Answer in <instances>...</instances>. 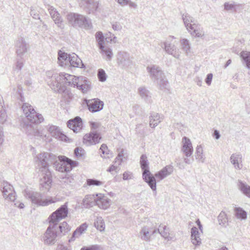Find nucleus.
Here are the masks:
<instances>
[{"label": "nucleus", "instance_id": "37", "mask_svg": "<svg viewBox=\"0 0 250 250\" xmlns=\"http://www.w3.org/2000/svg\"><path fill=\"white\" fill-rule=\"evenodd\" d=\"M234 8V5L229 2H226L224 4V8L226 10H229Z\"/></svg>", "mask_w": 250, "mask_h": 250}, {"label": "nucleus", "instance_id": "20", "mask_svg": "<svg viewBox=\"0 0 250 250\" xmlns=\"http://www.w3.org/2000/svg\"><path fill=\"white\" fill-rule=\"evenodd\" d=\"M240 56L246 62L248 67L250 68V52L243 51L241 53Z\"/></svg>", "mask_w": 250, "mask_h": 250}, {"label": "nucleus", "instance_id": "42", "mask_svg": "<svg viewBox=\"0 0 250 250\" xmlns=\"http://www.w3.org/2000/svg\"><path fill=\"white\" fill-rule=\"evenodd\" d=\"M200 230H201V232H202L203 231V227H202V226L201 224V222L200 221V220L199 219H197V221H196Z\"/></svg>", "mask_w": 250, "mask_h": 250}, {"label": "nucleus", "instance_id": "43", "mask_svg": "<svg viewBox=\"0 0 250 250\" xmlns=\"http://www.w3.org/2000/svg\"><path fill=\"white\" fill-rule=\"evenodd\" d=\"M91 127L92 129H95L98 127V125L96 123L92 122L90 123Z\"/></svg>", "mask_w": 250, "mask_h": 250}, {"label": "nucleus", "instance_id": "21", "mask_svg": "<svg viewBox=\"0 0 250 250\" xmlns=\"http://www.w3.org/2000/svg\"><path fill=\"white\" fill-rule=\"evenodd\" d=\"M95 226L97 229L100 231H104L105 229V225L103 219H102V218H97L95 222Z\"/></svg>", "mask_w": 250, "mask_h": 250}, {"label": "nucleus", "instance_id": "6", "mask_svg": "<svg viewBox=\"0 0 250 250\" xmlns=\"http://www.w3.org/2000/svg\"><path fill=\"white\" fill-rule=\"evenodd\" d=\"M72 81L74 84L76 85L78 88L82 90L83 93H86L90 89V82L85 78L74 77Z\"/></svg>", "mask_w": 250, "mask_h": 250}, {"label": "nucleus", "instance_id": "1", "mask_svg": "<svg viewBox=\"0 0 250 250\" xmlns=\"http://www.w3.org/2000/svg\"><path fill=\"white\" fill-rule=\"evenodd\" d=\"M140 164L142 169L143 170V176L144 179L147 182L152 189L155 190L156 188V180L154 177L148 170L146 157L143 155L141 157Z\"/></svg>", "mask_w": 250, "mask_h": 250}, {"label": "nucleus", "instance_id": "32", "mask_svg": "<svg viewBox=\"0 0 250 250\" xmlns=\"http://www.w3.org/2000/svg\"><path fill=\"white\" fill-rule=\"evenodd\" d=\"M5 117V109L3 107L2 104L0 101V122Z\"/></svg>", "mask_w": 250, "mask_h": 250}, {"label": "nucleus", "instance_id": "8", "mask_svg": "<svg viewBox=\"0 0 250 250\" xmlns=\"http://www.w3.org/2000/svg\"><path fill=\"white\" fill-rule=\"evenodd\" d=\"M22 108L24 113L29 120L35 123L37 122L36 118H39V116L31 105L24 104L22 105Z\"/></svg>", "mask_w": 250, "mask_h": 250}, {"label": "nucleus", "instance_id": "33", "mask_svg": "<svg viewBox=\"0 0 250 250\" xmlns=\"http://www.w3.org/2000/svg\"><path fill=\"white\" fill-rule=\"evenodd\" d=\"M119 3L122 5H125L127 4H129L130 6L134 7L135 6V4L132 2H130L129 0H116Z\"/></svg>", "mask_w": 250, "mask_h": 250}, {"label": "nucleus", "instance_id": "2", "mask_svg": "<svg viewBox=\"0 0 250 250\" xmlns=\"http://www.w3.org/2000/svg\"><path fill=\"white\" fill-rule=\"evenodd\" d=\"M54 225L51 226L50 224L49 227L47 228L45 234L46 237V239L45 240V241L47 243H50L51 242L49 240V237L55 239L58 235H64L71 230V228L66 222H63L59 226V232H54Z\"/></svg>", "mask_w": 250, "mask_h": 250}, {"label": "nucleus", "instance_id": "40", "mask_svg": "<svg viewBox=\"0 0 250 250\" xmlns=\"http://www.w3.org/2000/svg\"><path fill=\"white\" fill-rule=\"evenodd\" d=\"M74 59H75L74 57L72 58L70 61V63L74 67H78L79 65V62H74L73 60Z\"/></svg>", "mask_w": 250, "mask_h": 250}, {"label": "nucleus", "instance_id": "35", "mask_svg": "<svg viewBox=\"0 0 250 250\" xmlns=\"http://www.w3.org/2000/svg\"><path fill=\"white\" fill-rule=\"evenodd\" d=\"M67 58V54L62 52H61V51L59 53V57H58L59 60H60V61H61V60H65Z\"/></svg>", "mask_w": 250, "mask_h": 250}, {"label": "nucleus", "instance_id": "19", "mask_svg": "<svg viewBox=\"0 0 250 250\" xmlns=\"http://www.w3.org/2000/svg\"><path fill=\"white\" fill-rule=\"evenodd\" d=\"M87 228L86 223L83 224L73 233V237H77L82 234Z\"/></svg>", "mask_w": 250, "mask_h": 250}, {"label": "nucleus", "instance_id": "10", "mask_svg": "<svg viewBox=\"0 0 250 250\" xmlns=\"http://www.w3.org/2000/svg\"><path fill=\"white\" fill-rule=\"evenodd\" d=\"M110 201L107 197L102 193H98L97 205L101 208L105 209L110 205Z\"/></svg>", "mask_w": 250, "mask_h": 250}, {"label": "nucleus", "instance_id": "17", "mask_svg": "<svg viewBox=\"0 0 250 250\" xmlns=\"http://www.w3.org/2000/svg\"><path fill=\"white\" fill-rule=\"evenodd\" d=\"M235 216L237 218L245 219L247 218V213L242 208H235L234 209Z\"/></svg>", "mask_w": 250, "mask_h": 250}, {"label": "nucleus", "instance_id": "16", "mask_svg": "<svg viewBox=\"0 0 250 250\" xmlns=\"http://www.w3.org/2000/svg\"><path fill=\"white\" fill-rule=\"evenodd\" d=\"M191 239L192 243L195 245H198L201 243V239L199 237L198 229L193 227L191 230Z\"/></svg>", "mask_w": 250, "mask_h": 250}, {"label": "nucleus", "instance_id": "5", "mask_svg": "<svg viewBox=\"0 0 250 250\" xmlns=\"http://www.w3.org/2000/svg\"><path fill=\"white\" fill-rule=\"evenodd\" d=\"M102 137L97 132H90L85 134L83 137V143L89 146L99 143Z\"/></svg>", "mask_w": 250, "mask_h": 250}, {"label": "nucleus", "instance_id": "3", "mask_svg": "<svg viewBox=\"0 0 250 250\" xmlns=\"http://www.w3.org/2000/svg\"><path fill=\"white\" fill-rule=\"evenodd\" d=\"M58 159L61 162L60 166H57V169L60 172H68L77 166V163L64 156H60Z\"/></svg>", "mask_w": 250, "mask_h": 250}, {"label": "nucleus", "instance_id": "47", "mask_svg": "<svg viewBox=\"0 0 250 250\" xmlns=\"http://www.w3.org/2000/svg\"><path fill=\"white\" fill-rule=\"evenodd\" d=\"M154 121V120H152V119L150 121V125H153V126H154L155 124H153Z\"/></svg>", "mask_w": 250, "mask_h": 250}, {"label": "nucleus", "instance_id": "18", "mask_svg": "<svg viewBox=\"0 0 250 250\" xmlns=\"http://www.w3.org/2000/svg\"><path fill=\"white\" fill-rule=\"evenodd\" d=\"M103 184L104 183L102 181L94 179H87L86 181V185L87 186L99 187L103 185Z\"/></svg>", "mask_w": 250, "mask_h": 250}, {"label": "nucleus", "instance_id": "14", "mask_svg": "<svg viewBox=\"0 0 250 250\" xmlns=\"http://www.w3.org/2000/svg\"><path fill=\"white\" fill-rule=\"evenodd\" d=\"M33 203L41 206H46L49 204L55 203L56 201L52 198L47 199H37L36 197H31Z\"/></svg>", "mask_w": 250, "mask_h": 250}, {"label": "nucleus", "instance_id": "7", "mask_svg": "<svg viewBox=\"0 0 250 250\" xmlns=\"http://www.w3.org/2000/svg\"><path fill=\"white\" fill-rule=\"evenodd\" d=\"M67 126L74 132H78L82 130L83 126L82 120L79 117H76L74 119L68 121Z\"/></svg>", "mask_w": 250, "mask_h": 250}, {"label": "nucleus", "instance_id": "25", "mask_svg": "<svg viewBox=\"0 0 250 250\" xmlns=\"http://www.w3.org/2000/svg\"><path fill=\"white\" fill-rule=\"evenodd\" d=\"M159 232L165 237L167 238L168 237L169 233L168 229L166 226H160L158 229Z\"/></svg>", "mask_w": 250, "mask_h": 250}, {"label": "nucleus", "instance_id": "44", "mask_svg": "<svg viewBox=\"0 0 250 250\" xmlns=\"http://www.w3.org/2000/svg\"><path fill=\"white\" fill-rule=\"evenodd\" d=\"M116 169V167H115L114 166H111L109 167V168H108V169L107 170L109 172H111V171H113L114 170H115Z\"/></svg>", "mask_w": 250, "mask_h": 250}, {"label": "nucleus", "instance_id": "45", "mask_svg": "<svg viewBox=\"0 0 250 250\" xmlns=\"http://www.w3.org/2000/svg\"><path fill=\"white\" fill-rule=\"evenodd\" d=\"M214 135L217 139H218L220 137L219 132L217 130H215L214 132Z\"/></svg>", "mask_w": 250, "mask_h": 250}, {"label": "nucleus", "instance_id": "49", "mask_svg": "<svg viewBox=\"0 0 250 250\" xmlns=\"http://www.w3.org/2000/svg\"><path fill=\"white\" fill-rule=\"evenodd\" d=\"M60 250H68L67 248L63 247L62 248V249H61Z\"/></svg>", "mask_w": 250, "mask_h": 250}, {"label": "nucleus", "instance_id": "36", "mask_svg": "<svg viewBox=\"0 0 250 250\" xmlns=\"http://www.w3.org/2000/svg\"><path fill=\"white\" fill-rule=\"evenodd\" d=\"M100 150L103 154H107L108 152V147L105 144H103L101 145Z\"/></svg>", "mask_w": 250, "mask_h": 250}, {"label": "nucleus", "instance_id": "34", "mask_svg": "<svg viewBox=\"0 0 250 250\" xmlns=\"http://www.w3.org/2000/svg\"><path fill=\"white\" fill-rule=\"evenodd\" d=\"M102 53L105 54V55L107 57V58L110 59L111 58L112 53L111 51L109 49H104V47L103 48V50H101Z\"/></svg>", "mask_w": 250, "mask_h": 250}, {"label": "nucleus", "instance_id": "41", "mask_svg": "<svg viewBox=\"0 0 250 250\" xmlns=\"http://www.w3.org/2000/svg\"><path fill=\"white\" fill-rule=\"evenodd\" d=\"M81 250H96V248L94 246L90 247H84L82 248Z\"/></svg>", "mask_w": 250, "mask_h": 250}, {"label": "nucleus", "instance_id": "12", "mask_svg": "<svg viewBox=\"0 0 250 250\" xmlns=\"http://www.w3.org/2000/svg\"><path fill=\"white\" fill-rule=\"evenodd\" d=\"M97 198L98 194L87 195L83 201L84 205L87 208L97 205Z\"/></svg>", "mask_w": 250, "mask_h": 250}, {"label": "nucleus", "instance_id": "46", "mask_svg": "<svg viewBox=\"0 0 250 250\" xmlns=\"http://www.w3.org/2000/svg\"><path fill=\"white\" fill-rule=\"evenodd\" d=\"M197 151L199 152L202 151V148L201 146H198L197 147Z\"/></svg>", "mask_w": 250, "mask_h": 250}, {"label": "nucleus", "instance_id": "30", "mask_svg": "<svg viewBox=\"0 0 250 250\" xmlns=\"http://www.w3.org/2000/svg\"><path fill=\"white\" fill-rule=\"evenodd\" d=\"M51 14L52 15V17L53 18L54 21H55V23H59L60 21L59 14L55 11H52Z\"/></svg>", "mask_w": 250, "mask_h": 250}, {"label": "nucleus", "instance_id": "4", "mask_svg": "<svg viewBox=\"0 0 250 250\" xmlns=\"http://www.w3.org/2000/svg\"><path fill=\"white\" fill-rule=\"evenodd\" d=\"M68 209L66 205H64L52 213L49 218V223L56 225L57 223L62 219L67 216Z\"/></svg>", "mask_w": 250, "mask_h": 250}, {"label": "nucleus", "instance_id": "31", "mask_svg": "<svg viewBox=\"0 0 250 250\" xmlns=\"http://www.w3.org/2000/svg\"><path fill=\"white\" fill-rule=\"evenodd\" d=\"M74 153L77 157H81L84 155V150L81 147H77L74 150Z\"/></svg>", "mask_w": 250, "mask_h": 250}, {"label": "nucleus", "instance_id": "29", "mask_svg": "<svg viewBox=\"0 0 250 250\" xmlns=\"http://www.w3.org/2000/svg\"><path fill=\"white\" fill-rule=\"evenodd\" d=\"M12 187L10 185L6 184L3 188V193L4 195L8 196L12 193Z\"/></svg>", "mask_w": 250, "mask_h": 250}, {"label": "nucleus", "instance_id": "11", "mask_svg": "<svg viewBox=\"0 0 250 250\" xmlns=\"http://www.w3.org/2000/svg\"><path fill=\"white\" fill-rule=\"evenodd\" d=\"M173 171V167L171 166H167L155 174L156 178L159 180H162L168 175L171 174Z\"/></svg>", "mask_w": 250, "mask_h": 250}, {"label": "nucleus", "instance_id": "27", "mask_svg": "<svg viewBox=\"0 0 250 250\" xmlns=\"http://www.w3.org/2000/svg\"><path fill=\"white\" fill-rule=\"evenodd\" d=\"M124 156V152L123 149H121L119 151L118 154L116 157L115 161L116 163H117L119 165L121 164L123 160V157Z\"/></svg>", "mask_w": 250, "mask_h": 250}, {"label": "nucleus", "instance_id": "39", "mask_svg": "<svg viewBox=\"0 0 250 250\" xmlns=\"http://www.w3.org/2000/svg\"><path fill=\"white\" fill-rule=\"evenodd\" d=\"M212 77H213V76H212V74H208L207 75V77L206 82L209 85L211 83V82L212 79Z\"/></svg>", "mask_w": 250, "mask_h": 250}, {"label": "nucleus", "instance_id": "22", "mask_svg": "<svg viewBox=\"0 0 250 250\" xmlns=\"http://www.w3.org/2000/svg\"><path fill=\"white\" fill-rule=\"evenodd\" d=\"M239 188L242 192L248 197H250V187L240 182Z\"/></svg>", "mask_w": 250, "mask_h": 250}, {"label": "nucleus", "instance_id": "28", "mask_svg": "<svg viewBox=\"0 0 250 250\" xmlns=\"http://www.w3.org/2000/svg\"><path fill=\"white\" fill-rule=\"evenodd\" d=\"M238 156L232 155L230 158L231 162L234 165V167L236 168L240 169L242 165H239L238 163Z\"/></svg>", "mask_w": 250, "mask_h": 250}, {"label": "nucleus", "instance_id": "15", "mask_svg": "<svg viewBox=\"0 0 250 250\" xmlns=\"http://www.w3.org/2000/svg\"><path fill=\"white\" fill-rule=\"evenodd\" d=\"M187 29L193 35L199 37L202 35L201 32L198 29V25L195 23L188 22L185 21Z\"/></svg>", "mask_w": 250, "mask_h": 250}, {"label": "nucleus", "instance_id": "48", "mask_svg": "<svg viewBox=\"0 0 250 250\" xmlns=\"http://www.w3.org/2000/svg\"><path fill=\"white\" fill-rule=\"evenodd\" d=\"M23 207H24V205L22 203L20 204V205H19V207L20 208H23Z\"/></svg>", "mask_w": 250, "mask_h": 250}, {"label": "nucleus", "instance_id": "13", "mask_svg": "<svg viewBox=\"0 0 250 250\" xmlns=\"http://www.w3.org/2000/svg\"><path fill=\"white\" fill-rule=\"evenodd\" d=\"M183 151L187 156H190L192 152V147L191 143L188 138L185 137L183 139Z\"/></svg>", "mask_w": 250, "mask_h": 250}, {"label": "nucleus", "instance_id": "9", "mask_svg": "<svg viewBox=\"0 0 250 250\" xmlns=\"http://www.w3.org/2000/svg\"><path fill=\"white\" fill-rule=\"evenodd\" d=\"M88 109L91 112H97L103 109V103L98 99H92L86 102Z\"/></svg>", "mask_w": 250, "mask_h": 250}, {"label": "nucleus", "instance_id": "26", "mask_svg": "<svg viewBox=\"0 0 250 250\" xmlns=\"http://www.w3.org/2000/svg\"><path fill=\"white\" fill-rule=\"evenodd\" d=\"M97 75L100 81L104 82L106 80V75L105 71L103 69H100L98 70Z\"/></svg>", "mask_w": 250, "mask_h": 250}, {"label": "nucleus", "instance_id": "24", "mask_svg": "<svg viewBox=\"0 0 250 250\" xmlns=\"http://www.w3.org/2000/svg\"><path fill=\"white\" fill-rule=\"evenodd\" d=\"M218 221L220 225H224L228 222V217L224 211H222L218 216Z\"/></svg>", "mask_w": 250, "mask_h": 250}, {"label": "nucleus", "instance_id": "23", "mask_svg": "<svg viewBox=\"0 0 250 250\" xmlns=\"http://www.w3.org/2000/svg\"><path fill=\"white\" fill-rule=\"evenodd\" d=\"M96 39L97 42H98L100 48L101 50H103V48H104V46L103 45L104 36L101 32H98L96 33Z\"/></svg>", "mask_w": 250, "mask_h": 250}, {"label": "nucleus", "instance_id": "38", "mask_svg": "<svg viewBox=\"0 0 250 250\" xmlns=\"http://www.w3.org/2000/svg\"><path fill=\"white\" fill-rule=\"evenodd\" d=\"M131 178V173L128 171L125 172L123 173L124 180H129Z\"/></svg>", "mask_w": 250, "mask_h": 250}]
</instances>
